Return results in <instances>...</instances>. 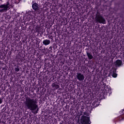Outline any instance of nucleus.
<instances>
[{"label": "nucleus", "mask_w": 124, "mask_h": 124, "mask_svg": "<svg viewBox=\"0 0 124 124\" xmlns=\"http://www.w3.org/2000/svg\"><path fill=\"white\" fill-rule=\"evenodd\" d=\"M25 104L28 109H29L31 111H34L37 109L35 113H38V105H37V101L36 100L31 98H27Z\"/></svg>", "instance_id": "obj_1"}, {"label": "nucleus", "mask_w": 124, "mask_h": 124, "mask_svg": "<svg viewBox=\"0 0 124 124\" xmlns=\"http://www.w3.org/2000/svg\"><path fill=\"white\" fill-rule=\"evenodd\" d=\"M16 3L15 0H9L6 3L0 5V13H3L9 10L11 7H13V4Z\"/></svg>", "instance_id": "obj_2"}, {"label": "nucleus", "mask_w": 124, "mask_h": 124, "mask_svg": "<svg viewBox=\"0 0 124 124\" xmlns=\"http://www.w3.org/2000/svg\"><path fill=\"white\" fill-rule=\"evenodd\" d=\"M95 19L96 22L100 23V24H104V25L106 24L105 19L102 16H100V15L96 14Z\"/></svg>", "instance_id": "obj_3"}, {"label": "nucleus", "mask_w": 124, "mask_h": 124, "mask_svg": "<svg viewBox=\"0 0 124 124\" xmlns=\"http://www.w3.org/2000/svg\"><path fill=\"white\" fill-rule=\"evenodd\" d=\"M82 124H91V121L90 118L87 116H83L81 118Z\"/></svg>", "instance_id": "obj_4"}, {"label": "nucleus", "mask_w": 124, "mask_h": 124, "mask_svg": "<svg viewBox=\"0 0 124 124\" xmlns=\"http://www.w3.org/2000/svg\"><path fill=\"white\" fill-rule=\"evenodd\" d=\"M77 78L78 81H84L85 77L84 76V75L82 74L81 73H77Z\"/></svg>", "instance_id": "obj_5"}, {"label": "nucleus", "mask_w": 124, "mask_h": 124, "mask_svg": "<svg viewBox=\"0 0 124 124\" xmlns=\"http://www.w3.org/2000/svg\"><path fill=\"white\" fill-rule=\"evenodd\" d=\"M32 7L33 10H39V5L36 3H34L32 5Z\"/></svg>", "instance_id": "obj_6"}, {"label": "nucleus", "mask_w": 124, "mask_h": 124, "mask_svg": "<svg viewBox=\"0 0 124 124\" xmlns=\"http://www.w3.org/2000/svg\"><path fill=\"white\" fill-rule=\"evenodd\" d=\"M43 44H44V45H49V44L51 43V42L49 40L46 39V40H44L43 41Z\"/></svg>", "instance_id": "obj_7"}, {"label": "nucleus", "mask_w": 124, "mask_h": 124, "mask_svg": "<svg viewBox=\"0 0 124 124\" xmlns=\"http://www.w3.org/2000/svg\"><path fill=\"white\" fill-rule=\"evenodd\" d=\"M105 90L106 91V95H107L108 93H111L112 92H111V88L109 87V88H105Z\"/></svg>", "instance_id": "obj_8"}, {"label": "nucleus", "mask_w": 124, "mask_h": 124, "mask_svg": "<svg viewBox=\"0 0 124 124\" xmlns=\"http://www.w3.org/2000/svg\"><path fill=\"white\" fill-rule=\"evenodd\" d=\"M87 55L88 58L89 59V60H92L93 59V55L90 53L87 52Z\"/></svg>", "instance_id": "obj_9"}, {"label": "nucleus", "mask_w": 124, "mask_h": 124, "mask_svg": "<svg viewBox=\"0 0 124 124\" xmlns=\"http://www.w3.org/2000/svg\"><path fill=\"white\" fill-rule=\"evenodd\" d=\"M116 65H117V66H120V65H121V64H122V61H121V60H117L116 61Z\"/></svg>", "instance_id": "obj_10"}, {"label": "nucleus", "mask_w": 124, "mask_h": 124, "mask_svg": "<svg viewBox=\"0 0 124 124\" xmlns=\"http://www.w3.org/2000/svg\"><path fill=\"white\" fill-rule=\"evenodd\" d=\"M113 73H112V77L114 78H117V75L116 74V70H112Z\"/></svg>", "instance_id": "obj_11"}, {"label": "nucleus", "mask_w": 124, "mask_h": 124, "mask_svg": "<svg viewBox=\"0 0 124 124\" xmlns=\"http://www.w3.org/2000/svg\"><path fill=\"white\" fill-rule=\"evenodd\" d=\"M53 88H55V89H59L60 88V85H58V84H54L53 85Z\"/></svg>", "instance_id": "obj_12"}, {"label": "nucleus", "mask_w": 124, "mask_h": 124, "mask_svg": "<svg viewBox=\"0 0 124 124\" xmlns=\"http://www.w3.org/2000/svg\"><path fill=\"white\" fill-rule=\"evenodd\" d=\"M121 59L123 62H124V53L121 54Z\"/></svg>", "instance_id": "obj_13"}, {"label": "nucleus", "mask_w": 124, "mask_h": 124, "mask_svg": "<svg viewBox=\"0 0 124 124\" xmlns=\"http://www.w3.org/2000/svg\"><path fill=\"white\" fill-rule=\"evenodd\" d=\"M15 71H16V72H18L19 71L20 69L19 68V67H16L15 68Z\"/></svg>", "instance_id": "obj_14"}, {"label": "nucleus", "mask_w": 124, "mask_h": 124, "mask_svg": "<svg viewBox=\"0 0 124 124\" xmlns=\"http://www.w3.org/2000/svg\"><path fill=\"white\" fill-rule=\"evenodd\" d=\"M2 103V99L0 97V104H1Z\"/></svg>", "instance_id": "obj_15"}, {"label": "nucleus", "mask_w": 124, "mask_h": 124, "mask_svg": "<svg viewBox=\"0 0 124 124\" xmlns=\"http://www.w3.org/2000/svg\"><path fill=\"white\" fill-rule=\"evenodd\" d=\"M36 31H37V32H39V31H38V30H36Z\"/></svg>", "instance_id": "obj_16"}, {"label": "nucleus", "mask_w": 124, "mask_h": 124, "mask_svg": "<svg viewBox=\"0 0 124 124\" xmlns=\"http://www.w3.org/2000/svg\"><path fill=\"white\" fill-rule=\"evenodd\" d=\"M39 43H40V41L39 42Z\"/></svg>", "instance_id": "obj_17"}]
</instances>
